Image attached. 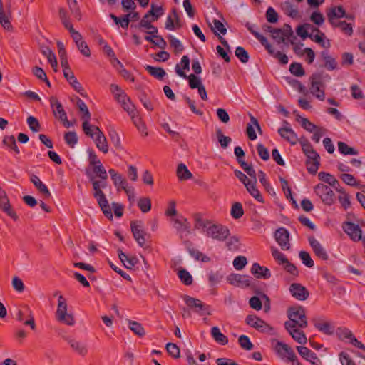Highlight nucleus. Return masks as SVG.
I'll return each mask as SVG.
<instances>
[{"instance_id":"4c0bfd02","label":"nucleus","mask_w":365,"mask_h":365,"mask_svg":"<svg viewBox=\"0 0 365 365\" xmlns=\"http://www.w3.org/2000/svg\"><path fill=\"white\" fill-rule=\"evenodd\" d=\"M319 179L334 188H337V187H339V181L331 174L325 173V172H320L318 174Z\"/></svg>"},{"instance_id":"a19ab883","label":"nucleus","mask_w":365,"mask_h":365,"mask_svg":"<svg viewBox=\"0 0 365 365\" xmlns=\"http://www.w3.org/2000/svg\"><path fill=\"white\" fill-rule=\"evenodd\" d=\"M41 51L43 56H45L48 62L51 63V67L53 68L55 71H56V67L58 66V62L56 58L55 54L51 50L49 47L45 46L41 47Z\"/></svg>"},{"instance_id":"338daca9","label":"nucleus","mask_w":365,"mask_h":365,"mask_svg":"<svg viewBox=\"0 0 365 365\" xmlns=\"http://www.w3.org/2000/svg\"><path fill=\"white\" fill-rule=\"evenodd\" d=\"M235 56L239 58L242 63H247L249 61V54L246 50L242 47L238 46L235 49Z\"/></svg>"},{"instance_id":"864d4df0","label":"nucleus","mask_w":365,"mask_h":365,"mask_svg":"<svg viewBox=\"0 0 365 365\" xmlns=\"http://www.w3.org/2000/svg\"><path fill=\"white\" fill-rule=\"evenodd\" d=\"M187 250L190 253V255L195 258L196 260H200L204 262H207L210 261V257L207 256L203 255L201 252H200L198 250L195 249L193 247H188Z\"/></svg>"},{"instance_id":"7ed1b4c3","label":"nucleus","mask_w":365,"mask_h":365,"mask_svg":"<svg viewBox=\"0 0 365 365\" xmlns=\"http://www.w3.org/2000/svg\"><path fill=\"white\" fill-rule=\"evenodd\" d=\"M68 305L66 299L60 295L58 300V307L56 312V319L62 323L68 326H73L75 324V319L72 314L67 312Z\"/></svg>"},{"instance_id":"f257e3e1","label":"nucleus","mask_w":365,"mask_h":365,"mask_svg":"<svg viewBox=\"0 0 365 365\" xmlns=\"http://www.w3.org/2000/svg\"><path fill=\"white\" fill-rule=\"evenodd\" d=\"M194 220L195 228L201 230L207 237L213 240L222 242L230 235V230L226 226L205 219L199 213L195 214Z\"/></svg>"},{"instance_id":"ea45409f","label":"nucleus","mask_w":365,"mask_h":365,"mask_svg":"<svg viewBox=\"0 0 365 365\" xmlns=\"http://www.w3.org/2000/svg\"><path fill=\"white\" fill-rule=\"evenodd\" d=\"M176 174L178 179L181 181L191 179L192 178V174L183 163L178 165Z\"/></svg>"},{"instance_id":"09e8293b","label":"nucleus","mask_w":365,"mask_h":365,"mask_svg":"<svg viewBox=\"0 0 365 365\" xmlns=\"http://www.w3.org/2000/svg\"><path fill=\"white\" fill-rule=\"evenodd\" d=\"M338 149L340 153L345 155H357L359 153L358 150L351 147H349L346 143L341 141L338 143Z\"/></svg>"},{"instance_id":"e433bc0d","label":"nucleus","mask_w":365,"mask_h":365,"mask_svg":"<svg viewBox=\"0 0 365 365\" xmlns=\"http://www.w3.org/2000/svg\"><path fill=\"white\" fill-rule=\"evenodd\" d=\"M104 215L109 220L113 219V213L106 196L96 198Z\"/></svg>"},{"instance_id":"13d9d810","label":"nucleus","mask_w":365,"mask_h":365,"mask_svg":"<svg viewBox=\"0 0 365 365\" xmlns=\"http://www.w3.org/2000/svg\"><path fill=\"white\" fill-rule=\"evenodd\" d=\"M271 36L279 44L282 43H286V40H287V36H285V34H284L280 29L275 28L273 29Z\"/></svg>"},{"instance_id":"680f3d73","label":"nucleus","mask_w":365,"mask_h":365,"mask_svg":"<svg viewBox=\"0 0 365 365\" xmlns=\"http://www.w3.org/2000/svg\"><path fill=\"white\" fill-rule=\"evenodd\" d=\"M289 71L295 76L301 77L305 74V71L299 63H293L289 66Z\"/></svg>"},{"instance_id":"58836bf2","label":"nucleus","mask_w":365,"mask_h":365,"mask_svg":"<svg viewBox=\"0 0 365 365\" xmlns=\"http://www.w3.org/2000/svg\"><path fill=\"white\" fill-rule=\"evenodd\" d=\"M313 158H308L307 159V161H306V165H307V169L308 170V172L311 174H316L318 169H319V165H320V163H319V160H320V157H319V155L318 154V156L316 158L314 157V156H312Z\"/></svg>"},{"instance_id":"0e129e2a","label":"nucleus","mask_w":365,"mask_h":365,"mask_svg":"<svg viewBox=\"0 0 365 365\" xmlns=\"http://www.w3.org/2000/svg\"><path fill=\"white\" fill-rule=\"evenodd\" d=\"M213 25L211 26L212 31L215 33V35H217L219 34L217 33V31H219L222 34H225L227 32V29L225 27L224 24L217 19H214L212 21Z\"/></svg>"},{"instance_id":"cd10ccee","label":"nucleus","mask_w":365,"mask_h":365,"mask_svg":"<svg viewBox=\"0 0 365 365\" xmlns=\"http://www.w3.org/2000/svg\"><path fill=\"white\" fill-rule=\"evenodd\" d=\"M286 329L289 331L292 338L300 344L307 343V337L302 331H300L298 327H289L284 326Z\"/></svg>"},{"instance_id":"c756f323","label":"nucleus","mask_w":365,"mask_h":365,"mask_svg":"<svg viewBox=\"0 0 365 365\" xmlns=\"http://www.w3.org/2000/svg\"><path fill=\"white\" fill-rule=\"evenodd\" d=\"M68 344L71 346V349L78 353L81 356H85L88 353V349L85 344L83 343L73 339H66Z\"/></svg>"},{"instance_id":"ddd939ff","label":"nucleus","mask_w":365,"mask_h":365,"mask_svg":"<svg viewBox=\"0 0 365 365\" xmlns=\"http://www.w3.org/2000/svg\"><path fill=\"white\" fill-rule=\"evenodd\" d=\"M289 290L292 296L299 301H304L309 296V292L307 288L299 283H292L289 286Z\"/></svg>"},{"instance_id":"4be33fe9","label":"nucleus","mask_w":365,"mask_h":365,"mask_svg":"<svg viewBox=\"0 0 365 365\" xmlns=\"http://www.w3.org/2000/svg\"><path fill=\"white\" fill-rule=\"evenodd\" d=\"M49 102L52 108V112L55 118L61 120L64 118L65 115H67L65 110L63 108L62 104L58 101L56 97L51 96L49 98Z\"/></svg>"},{"instance_id":"a878e982","label":"nucleus","mask_w":365,"mask_h":365,"mask_svg":"<svg viewBox=\"0 0 365 365\" xmlns=\"http://www.w3.org/2000/svg\"><path fill=\"white\" fill-rule=\"evenodd\" d=\"M251 272L256 274L257 278L269 279L271 277L270 270L265 267L260 266L258 263L253 264Z\"/></svg>"},{"instance_id":"0eeeda50","label":"nucleus","mask_w":365,"mask_h":365,"mask_svg":"<svg viewBox=\"0 0 365 365\" xmlns=\"http://www.w3.org/2000/svg\"><path fill=\"white\" fill-rule=\"evenodd\" d=\"M88 161L93 166V171L101 180H106L108 175L106 170L98 156L92 149L88 150Z\"/></svg>"},{"instance_id":"bb28decb","label":"nucleus","mask_w":365,"mask_h":365,"mask_svg":"<svg viewBox=\"0 0 365 365\" xmlns=\"http://www.w3.org/2000/svg\"><path fill=\"white\" fill-rule=\"evenodd\" d=\"M0 24L6 30L11 31L13 29L10 21V14L4 11L2 0H0Z\"/></svg>"},{"instance_id":"f03ea898","label":"nucleus","mask_w":365,"mask_h":365,"mask_svg":"<svg viewBox=\"0 0 365 365\" xmlns=\"http://www.w3.org/2000/svg\"><path fill=\"white\" fill-rule=\"evenodd\" d=\"M289 321L285 322L284 326L298 328H305L307 326V320L305 309L302 306L291 307L287 310Z\"/></svg>"},{"instance_id":"f3484780","label":"nucleus","mask_w":365,"mask_h":365,"mask_svg":"<svg viewBox=\"0 0 365 365\" xmlns=\"http://www.w3.org/2000/svg\"><path fill=\"white\" fill-rule=\"evenodd\" d=\"M86 174L89 178L90 181L92 182L93 189L94 190L93 196L96 198L101 197V196L104 197L105 195L101 189L106 187L107 185L106 181V180H96L95 176L88 170L86 171Z\"/></svg>"},{"instance_id":"423d86ee","label":"nucleus","mask_w":365,"mask_h":365,"mask_svg":"<svg viewBox=\"0 0 365 365\" xmlns=\"http://www.w3.org/2000/svg\"><path fill=\"white\" fill-rule=\"evenodd\" d=\"M130 228L133 237L139 246L147 248L145 235L146 232L143 230V223L140 220H134L130 222Z\"/></svg>"},{"instance_id":"1a4fd4ad","label":"nucleus","mask_w":365,"mask_h":365,"mask_svg":"<svg viewBox=\"0 0 365 365\" xmlns=\"http://www.w3.org/2000/svg\"><path fill=\"white\" fill-rule=\"evenodd\" d=\"M183 299L187 306L200 315L210 314L209 306L202 303L201 300L187 295L184 296Z\"/></svg>"},{"instance_id":"b1692460","label":"nucleus","mask_w":365,"mask_h":365,"mask_svg":"<svg viewBox=\"0 0 365 365\" xmlns=\"http://www.w3.org/2000/svg\"><path fill=\"white\" fill-rule=\"evenodd\" d=\"M314 325L319 331L327 335H331L334 331V327L329 322L314 319Z\"/></svg>"},{"instance_id":"e2e57ef3","label":"nucleus","mask_w":365,"mask_h":365,"mask_svg":"<svg viewBox=\"0 0 365 365\" xmlns=\"http://www.w3.org/2000/svg\"><path fill=\"white\" fill-rule=\"evenodd\" d=\"M299 257L302 261V263L305 266L309 268L314 267V261L311 258V256L309 252L306 251H300L299 253Z\"/></svg>"},{"instance_id":"3c124183","label":"nucleus","mask_w":365,"mask_h":365,"mask_svg":"<svg viewBox=\"0 0 365 365\" xmlns=\"http://www.w3.org/2000/svg\"><path fill=\"white\" fill-rule=\"evenodd\" d=\"M297 120L301 122L302 126L307 131L312 133L317 127L310 122L307 118H302L299 115L297 114Z\"/></svg>"},{"instance_id":"473e14b6","label":"nucleus","mask_w":365,"mask_h":365,"mask_svg":"<svg viewBox=\"0 0 365 365\" xmlns=\"http://www.w3.org/2000/svg\"><path fill=\"white\" fill-rule=\"evenodd\" d=\"M173 221L174 227L178 232H187L190 233V225L186 218L181 216L179 218L174 219Z\"/></svg>"},{"instance_id":"603ef678","label":"nucleus","mask_w":365,"mask_h":365,"mask_svg":"<svg viewBox=\"0 0 365 365\" xmlns=\"http://www.w3.org/2000/svg\"><path fill=\"white\" fill-rule=\"evenodd\" d=\"M26 123L30 130L34 133H38L41 130L38 120L34 116H29L26 119Z\"/></svg>"},{"instance_id":"774afa93","label":"nucleus","mask_w":365,"mask_h":365,"mask_svg":"<svg viewBox=\"0 0 365 365\" xmlns=\"http://www.w3.org/2000/svg\"><path fill=\"white\" fill-rule=\"evenodd\" d=\"M178 277L185 285H190L192 283V277L186 269L179 270Z\"/></svg>"},{"instance_id":"6e6d98bb","label":"nucleus","mask_w":365,"mask_h":365,"mask_svg":"<svg viewBox=\"0 0 365 365\" xmlns=\"http://www.w3.org/2000/svg\"><path fill=\"white\" fill-rule=\"evenodd\" d=\"M64 140L66 144L71 147L74 148L75 145L78 143V136L74 131H69L64 134Z\"/></svg>"},{"instance_id":"a18cd8bd","label":"nucleus","mask_w":365,"mask_h":365,"mask_svg":"<svg viewBox=\"0 0 365 365\" xmlns=\"http://www.w3.org/2000/svg\"><path fill=\"white\" fill-rule=\"evenodd\" d=\"M211 334L214 339L220 344L225 345L228 343V339L220 332L217 327H213L211 329Z\"/></svg>"},{"instance_id":"aec40b11","label":"nucleus","mask_w":365,"mask_h":365,"mask_svg":"<svg viewBox=\"0 0 365 365\" xmlns=\"http://www.w3.org/2000/svg\"><path fill=\"white\" fill-rule=\"evenodd\" d=\"M227 282L234 286L247 287L250 286V277L238 274H231L227 278Z\"/></svg>"},{"instance_id":"9b49d317","label":"nucleus","mask_w":365,"mask_h":365,"mask_svg":"<svg viewBox=\"0 0 365 365\" xmlns=\"http://www.w3.org/2000/svg\"><path fill=\"white\" fill-rule=\"evenodd\" d=\"M77 106L80 111L83 113V115L81 116V118L83 120L82 123L83 130L87 136H91L92 134L91 133V130L92 125L89 123V120L91 117V113L89 112L86 103L80 98L77 101Z\"/></svg>"},{"instance_id":"72a5a7b5","label":"nucleus","mask_w":365,"mask_h":365,"mask_svg":"<svg viewBox=\"0 0 365 365\" xmlns=\"http://www.w3.org/2000/svg\"><path fill=\"white\" fill-rule=\"evenodd\" d=\"M327 16L329 19H331V17L336 19L342 17H346V19H352L351 16L346 15L345 10L341 6L330 8L327 11Z\"/></svg>"},{"instance_id":"412c9836","label":"nucleus","mask_w":365,"mask_h":365,"mask_svg":"<svg viewBox=\"0 0 365 365\" xmlns=\"http://www.w3.org/2000/svg\"><path fill=\"white\" fill-rule=\"evenodd\" d=\"M175 71L180 77L188 79L189 86L192 89L197 88L202 85L199 77L196 76L195 74L187 76L186 73L180 68L179 64L175 66Z\"/></svg>"},{"instance_id":"a211bd4d","label":"nucleus","mask_w":365,"mask_h":365,"mask_svg":"<svg viewBox=\"0 0 365 365\" xmlns=\"http://www.w3.org/2000/svg\"><path fill=\"white\" fill-rule=\"evenodd\" d=\"M308 240L314 253L317 257L324 261L329 259V255L325 248L314 238V236L309 237Z\"/></svg>"},{"instance_id":"c03bdc74","label":"nucleus","mask_w":365,"mask_h":365,"mask_svg":"<svg viewBox=\"0 0 365 365\" xmlns=\"http://www.w3.org/2000/svg\"><path fill=\"white\" fill-rule=\"evenodd\" d=\"M164 14V10L162 6H158L152 3L150 9L146 13L147 15L151 17V21H157Z\"/></svg>"},{"instance_id":"7c9ffc66","label":"nucleus","mask_w":365,"mask_h":365,"mask_svg":"<svg viewBox=\"0 0 365 365\" xmlns=\"http://www.w3.org/2000/svg\"><path fill=\"white\" fill-rule=\"evenodd\" d=\"M281 8L285 14L292 17V19H296L299 16L297 7L294 6L289 1L282 3Z\"/></svg>"},{"instance_id":"c9c22d12","label":"nucleus","mask_w":365,"mask_h":365,"mask_svg":"<svg viewBox=\"0 0 365 365\" xmlns=\"http://www.w3.org/2000/svg\"><path fill=\"white\" fill-rule=\"evenodd\" d=\"M256 183L257 181H252L247 182L245 183V187L248 192L258 202H264L263 197L262 195L260 194L259 191L256 187Z\"/></svg>"},{"instance_id":"6e6552de","label":"nucleus","mask_w":365,"mask_h":365,"mask_svg":"<svg viewBox=\"0 0 365 365\" xmlns=\"http://www.w3.org/2000/svg\"><path fill=\"white\" fill-rule=\"evenodd\" d=\"M91 130L92 135L90 137L94 140L97 148L105 154L108 153V143L105 135L98 126L92 125Z\"/></svg>"},{"instance_id":"9d476101","label":"nucleus","mask_w":365,"mask_h":365,"mask_svg":"<svg viewBox=\"0 0 365 365\" xmlns=\"http://www.w3.org/2000/svg\"><path fill=\"white\" fill-rule=\"evenodd\" d=\"M245 322L247 325L255 328L260 332L267 333L273 330L272 327L254 314L247 315Z\"/></svg>"},{"instance_id":"bf43d9fd","label":"nucleus","mask_w":365,"mask_h":365,"mask_svg":"<svg viewBox=\"0 0 365 365\" xmlns=\"http://www.w3.org/2000/svg\"><path fill=\"white\" fill-rule=\"evenodd\" d=\"M272 255L274 259L278 262L279 264H285L286 263H288V259L285 257V255L279 252L277 248L272 247Z\"/></svg>"},{"instance_id":"393cba45","label":"nucleus","mask_w":365,"mask_h":365,"mask_svg":"<svg viewBox=\"0 0 365 365\" xmlns=\"http://www.w3.org/2000/svg\"><path fill=\"white\" fill-rule=\"evenodd\" d=\"M151 18L150 16L147 15L146 14L144 15L143 19L140 20L138 26L137 27L138 29L145 28L148 29L149 31H147V34L150 35H154L155 34L158 33V28L153 25L151 24Z\"/></svg>"},{"instance_id":"f704fd0d","label":"nucleus","mask_w":365,"mask_h":365,"mask_svg":"<svg viewBox=\"0 0 365 365\" xmlns=\"http://www.w3.org/2000/svg\"><path fill=\"white\" fill-rule=\"evenodd\" d=\"M309 29H311L313 31H317L318 33H320V31L317 28L313 27L309 24H304L303 25L299 26L297 28V29H296L297 34L299 36H300L302 39H305L306 38H308V37L310 38H312V35L309 34L307 32V30Z\"/></svg>"},{"instance_id":"c85d7f7f","label":"nucleus","mask_w":365,"mask_h":365,"mask_svg":"<svg viewBox=\"0 0 365 365\" xmlns=\"http://www.w3.org/2000/svg\"><path fill=\"white\" fill-rule=\"evenodd\" d=\"M30 180L33 182L36 189L41 192L46 197H49L51 196V192L48 190V187L43 184L39 178L32 174L30 176Z\"/></svg>"},{"instance_id":"69168bd1","label":"nucleus","mask_w":365,"mask_h":365,"mask_svg":"<svg viewBox=\"0 0 365 365\" xmlns=\"http://www.w3.org/2000/svg\"><path fill=\"white\" fill-rule=\"evenodd\" d=\"M244 214L242 205L240 202H235L233 204L231 209V215L235 219L240 218Z\"/></svg>"},{"instance_id":"5fc2aeb1","label":"nucleus","mask_w":365,"mask_h":365,"mask_svg":"<svg viewBox=\"0 0 365 365\" xmlns=\"http://www.w3.org/2000/svg\"><path fill=\"white\" fill-rule=\"evenodd\" d=\"M166 350L170 356L174 359L180 357V348L174 343L169 342L165 346Z\"/></svg>"},{"instance_id":"49530a36","label":"nucleus","mask_w":365,"mask_h":365,"mask_svg":"<svg viewBox=\"0 0 365 365\" xmlns=\"http://www.w3.org/2000/svg\"><path fill=\"white\" fill-rule=\"evenodd\" d=\"M145 70L153 76L158 79H163L166 73L165 70L160 67H154L152 66H146Z\"/></svg>"},{"instance_id":"2f4dec72","label":"nucleus","mask_w":365,"mask_h":365,"mask_svg":"<svg viewBox=\"0 0 365 365\" xmlns=\"http://www.w3.org/2000/svg\"><path fill=\"white\" fill-rule=\"evenodd\" d=\"M321 56L324 61V66L329 70H335L337 68V62L334 58L329 54V52L324 51L321 53Z\"/></svg>"},{"instance_id":"de8ad7c7","label":"nucleus","mask_w":365,"mask_h":365,"mask_svg":"<svg viewBox=\"0 0 365 365\" xmlns=\"http://www.w3.org/2000/svg\"><path fill=\"white\" fill-rule=\"evenodd\" d=\"M3 144L9 148L11 150H13L16 154L20 153L14 135L5 136L3 139Z\"/></svg>"},{"instance_id":"8fccbe9b","label":"nucleus","mask_w":365,"mask_h":365,"mask_svg":"<svg viewBox=\"0 0 365 365\" xmlns=\"http://www.w3.org/2000/svg\"><path fill=\"white\" fill-rule=\"evenodd\" d=\"M255 38L261 43L262 46L265 47L266 50L269 52V54L274 56L277 51H274L273 46L269 43L267 39L264 36L260 34H256Z\"/></svg>"},{"instance_id":"6ab92c4d","label":"nucleus","mask_w":365,"mask_h":365,"mask_svg":"<svg viewBox=\"0 0 365 365\" xmlns=\"http://www.w3.org/2000/svg\"><path fill=\"white\" fill-rule=\"evenodd\" d=\"M0 208L14 220H17L18 216L15 211L11 208V205L6 192H1L0 194Z\"/></svg>"},{"instance_id":"dca6fc26","label":"nucleus","mask_w":365,"mask_h":365,"mask_svg":"<svg viewBox=\"0 0 365 365\" xmlns=\"http://www.w3.org/2000/svg\"><path fill=\"white\" fill-rule=\"evenodd\" d=\"M283 124L284 126L278 130L279 134L282 138L289 142L292 145H295L298 140L297 135L289 126V124L287 121L284 120Z\"/></svg>"},{"instance_id":"37998d69","label":"nucleus","mask_w":365,"mask_h":365,"mask_svg":"<svg viewBox=\"0 0 365 365\" xmlns=\"http://www.w3.org/2000/svg\"><path fill=\"white\" fill-rule=\"evenodd\" d=\"M129 329L137 336L143 337L145 335V331L142 324L136 321L128 320Z\"/></svg>"},{"instance_id":"4468645a","label":"nucleus","mask_w":365,"mask_h":365,"mask_svg":"<svg viewBox=\"0 0 365 365\" xmlns=\"http://www.w3.org/2000/svg\"><path fill=\"white\" fill-rule=\"evenodd\" d=\"M343 229L354 241H359L362 239V231L358 225L346 222L344 223Z\"/></svg>"},{"instance_id":"5701e85b","label":"nucleus","mask_w":365,"mask_h":365,"mask_svg":"<svg viewBox=\"0 0 365 365\" xmlns=\"http://www.w3.org/2000/svg\"><path fill=\"white\" fill-rule=\"evenodd\" d=\"M118 257L125 267L129 269L138 263V259L134 256H128L125 255L121 250H118Z\"/></svg>"},{"instance_id":"2eb2a0df","label":"nucleus","mask_w":365,"mask_h":365,"mask_svg":"<svg viewBox=\"0 0 365 365\" xmlns=\"http://www.w3.org/2000/svg\"><path fill=\"white\" fill-rule=\"evenodd\" d=\"M274 237L276 241L284 250H288L290 248L289 243V234L288 231L284 228L280 227L275 232Z\"/></svg>"},{"instance_id":"4d7b16f0","label":"nucleus","mask_w":365,"mask_h":365,"mask_svg":"<svg viewBox=\"0 0 365 365\" xmlns=\"http://www.w3.org/2000/svg\"><path fill=\"white\" fill-rule=\"evenodd\" d=\"M138 206L142 212L146 213L151 209V200L149 197H141L138 202Z\"/></svg>"},{"instance_id":"39448f33","label":"nucleus","mask_w":365,"mask_h":365,"mask_svg":"<svg viewBox=\"0 0 365 365\" xmlns=\"http://www.w3.org/2000/svg\"><path fill=\"white\" fill-rule=\"evenodd\" d=\"M314 192L322 202L327 205H331L335 202V195L331 188L325 184H318L314 187Z\"/></svg>"},{"instance_id":"f8f14e48","label":"nucleus","mask_w":365,"mask_h":365,"mask_svg":"<svg viewBox=\"0 0 365 365\" xmlns=\"http://www.w3.org/2000/svg\"><path fill=\"white\" fill-rule=\"evenodd\" d=\"M274 350L282 359L287 358L289 361H295L297 356L292 348L287 344L277 341L274 346Z\"/></svg>"},{"instance_id":"20e7f679","label":"nucleus","mask_w":365,"mask_h":365,"mask_svg":"<svg viewBox=\"0 0 365 365\" xmlns=\"http://www.w3.org/2000/svg\"><path fill=\"white\" fill-rule=\"evenodd\" d=\"M323 73L322 72L314 73L309 78L311 83L310 91L312 95L320 101H324L325 98L324 91L321 87H324V84L322 82Z\"/></svg>"},{"instance_id":"052dcab7","label":"nucleus","mask_w":365,"mask_h":365,"mask_svg":"<svg viewBox=\"0 0 365 365\" xmlns=\"http://www.w3.org/2000/svg\"><path fill=\"white\" fill-rule=\"evenodd\" d=\"M216 136L217 140L222 148H226L229 143L232 141L230 137L223 135L222 131L220 129L216 130Z\"/></svg>"},{"instance_id":"79ce46f5","label":"nucleus","mask_w":365,"mask_h":365,"mask_svg":"<svg viewBox=\"0 0 365 365\" xmlns=\"http://www.w3.org/2000/svg\"><path fill=\"white\" fill-rule=\"evenodd\" d=\"M297 349L303 358L312 364H314V360L318 359L316 354L305 346H297Z\"/></svg>"}]
</instances>
